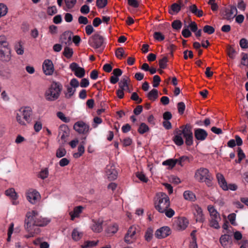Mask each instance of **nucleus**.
<instances>
[{
	"label": "nucleus",
	"instance_id": "obj_25",
	"mask_svg": "<svg viewBox=\"0 0 248 248\" xmlns=\"http://www.w3.org/2000/svg\"><path fill=\"white\" fill-rule=\"evenodd\" d=\"M83 207L82 206H78L74 208L73 211L70 212L69 215L71 216V219L73 220L75 217H78L79 214L81 213Z\"/></svg>",
	"mask_w": 248,
	"mask_h": 248
},
{
	"label": "nucleus",
	"instance_id": "obj_56",
	"mask_svg": "<svg viewBox=\"0 0 248 248\" xmlns=\"http://www.w3.org/2000/svg\"><path fill=\"white\" fill-rule=\"evenodd\" d=\"M161 81L160 78L158 75H155L153 77V86L154 87H157Z\"/></svg>",
	"mask_w": 248,
	"mask_h": 248
},
{
	"label": "nucleus",
	"instance_id": "obj_57",
	"mask_svg": "<svg viewBox=\"0 0 248 248\" xmlns=\"http://www.w3.org/2000/svg\"><path fill=\"white\" fill-rule=\"evenodd\" d=\"M154 37L158 41H163L165 39L164 36L161 32L157 31L154 33Z\"/></svg>",
	"mask_w": 248,
	"mask_h": 248
},
{
	"label": "nucleus",
	"instance_id": "obj_28",
	"mask_svg": "<svg viewBox=\"0 0 248 248\" xmlns=\"http://www.w3.org/2000/svg\"><path fill=\"white\" fill-rule=\"evenodd\" d=\"M25 229L29 232V234L25 235V237L29 238L31 237H33L35 234H38L40 232V230L39 228H32L31 230L29 231L27 229V225L25 224Z\"/></svg>",
	"mask_w": 248,
	"mask_h": 248
},
{
	"label": "nucleus",
	"instance_id": "obj_19",
	"mask_svg": "<svg viewBox=\"0 0 248 248\" xmlns=\"http://www.w3.org/2000/svg\"><path fill=\"white\" fill-rule=\"evenodd\" d=\"M181 128L182 129V130H178V129H176V133H178V132H179L180 135L183 134V136L193 134L192 127L189 124H187L185 125L181 126Z\"/></svg>",
	"mask_w": 248,
	"mask_h": 248
},
{
	"label": "nucleus",
	"instance_id": "obj_49",
	"mask_svg": "<svg viewBox=\"0 0 248 248\" xmlns=\"http://www.w3.org/2000/svg\"><path fill=\"white\" fill-rule=\"evenodd\" d=\"M57 117L65 123H69L70 121V119L69 118L66 117L64 114L61 111L58 112L57 113Z\"/></svg>",
	"mask_w": 248,
	"mask_h": 248
},
{
	"label": "nucleus",
	"instance_id": "obj_63",
	"mask_svg": "<svg viewBox=\"0 0 248 248\" xmlns=\"http://www.w3.org/2000/svg\"><path fill=\"white\" fill-rule=\"evenodd\" d=\"M80 11L83 14H87L90 12V7L88 5H83L81 7Z\"/></svg>",
	"mask_w": 248,
	"mask_h": 248
},
{
	"label": "nucleus",
	"instance_id": "obj_53",
	"mask_svg": "<svg viewBox=\"0 0 248 248\" xmlns=\"http://www.w3.org/2000/svg\"><path fill=\"white\" fill-rule=\"evenodd\" d=\"M136 176L142 182L147 183L148 181V178L142 172H137L136 174Z\"/></svg>",
	"mask_w": 248,
	"mask_h": 248
},
{
	"label": "nucleus",
	"instance_id": "obj_15",
	"mask_svg": "<svg viewBox=\"0 0 248 248\" xmlns=\"http://www.w3.org/2000/svg\"><path fill=\"white\" fill-rule=\"evenodd\" d=\"M230 9H225V19L229 20L233 19L237 14V10L235 6L230 5Z\"/></svg>",
	"mask_w": 248,
	"mask_h": 248
},
{
	"label": "nucleus",
	"instance_id": "obj_30",
	"mask_svg": "<svg viewBox=\"0 0 248 248\" xmlns=\"http://www.w3.org/2000/svg\"><path fill=\"white\" fill-rule=\"evenodd\" d=\"M182 25V23L180 20L176 19L171 23V27L174 31L178 32L180 31Z\"/></svg>",
	"mask_w": 248,
	"mask_h": 248
},
{
	"label": "nucleus",
	"instance_id": "obj_17",
	"mask_svg": "<svg viewBox=\"0 0 248 248\" xmlns=\"http://www.w3.org/2000/svg\"><path fill=\"white\" fill-rule=\"evenodd\" d=\"M219 241L224 248L230 247L232 243V236L227 234L222 235L220 238Z\"/></svg>",
	"mask_w": 248,
	"mask_h": 248
},
{
	"label": "nucleus",
	"instance_id": "obj_32",
	"mask_svg": "<svg viewBox=\"0 0 248 248\" xmlns=\"http://www.w3.org/2000/svg\"><path fill=\"white\" fill-rule=\"evenodd\" d=\"M5 194L7 196H9L13 200H16L17 198V195L13 188H9L5 191Z\"/></svg>",
	"mask_w": 248,
	"mask_h": 248
},
{
	"label": "nucleus",
	"instance_id": "obj_8",
	"mask_svg": "<svg viewBox=\"0 0 248 248\" xmlns=\"http://www.w3.org/2000/svg\"><path fill=\"white\" fill-rule=\"evenodd\" d=\"M70 135V129L66 124H62L59 127V136L62 141V144H65L67 142V139Z\"/></svg>",
	"mask_w": 248,
	"mask_h": 248
},
{
	"label": "nucleus",
	"instance_id": "obj_62",
	"mask_svg": "<svg viewBox=\"0 0 248 248\" xmlns=\"http://www.w3.org/2000/svg\"><path fill=\"white\" fill-rule=\"evenodd\" d=\"M48 175V170L47 168H46L42 170L39 173V177L42 179H45L47 178Z\"/></svg>",
	"mask_w": 248,
	"mask_h": 248
},
{
	"label": "nucleus",
	"instance_id": "obj_21",
	"mask_svg": "<svg viewBox=\"0 0 248 248\" xmlns=\"http://www.w3.org/2000/svg\"><path fill=\"white\" fill-rule=\"evenodd\" d=\"M217 178L220 186L224 190H228V185L224 176L219 173L217 174Z\"/></svg>",
	"mask_w": 248,
	"mask_h": 248
},
{
	"label": "nucleus",
	"instance_id": "obj_27",
	"mask_svg": "<svg viewBox=\"0 0 248 248\" xmlns=\"http://www.w3.org/2000/svg\"><path fill=\"white\" fill-rule=\"evenodd\" d=\"M147 97L151 101H154L158 97V92L157 90L153 89L147 94Z\"/></svg>",
	"mask_w": 248,
	"mask_h": 248
},
{
	"label": "nucleus",
	"instance_id": "obj_34",
	"mask_svg": "<svg viewBox=\"0 0 248 248\" xmlns=\"http://www.w3.org/2000/svg\"><path fill=\"white\" fill-rule=\"evenodd\" d=\"M153 232L154 231L152 228L150 227L147 229L144 236L145 239L147 241L149 242L152 240L153 236Z\"/></svg>",
	"mask_w": 248,
	"mask_h": 248
},
{
	"label": "nucleus",
	"instance_id": "obj_51",
	"mask_svg": "<svg viewBox=\"0 0 248 248\" xmlns=\"http://www.w3.org/2000/svg\"><path fill=\"white\" fill-rule=\"evenodd\" d=\"M240 47L243 49L248 48V40L246 38H242L239 41Z\"/></svg>",
	"mask_w": 248,
	"mask_h": 248
},
{
	"label": "nucleus",
	"instance_id": "obj_46",
	"mask_svg": "<svg viewBox=\"0 0 248 248\" xmlns=\"http://www.w3.org/2000/svg\"><path fill=\"white\" fill-rule=\"evenodd\" d=\"M186 108V106L184 102H180L177 104L178 112L180 115H183Z\"/></svg>",
	"mask_w": 248,
	"mask_h": 248
},
{
	"label": "nucleus",
	"instance_id": "obj_14",
	"mask_svg": "<svg viewBox=\"0 0 248 248\" xmlns=\"http://www.w3.org/2000/svg\"><path fill=\"white\" fill-rule=\"evenodd\" d=\"M188 224V221L186 218L181 217L177 219L176 223L173 224V226L177 230H183L186 228Z\"/></svg>",
	"mask_w": 248,
	"mask_h": 248
},
{
	"label": "nucleus",
	"instance_id": "obj_61",
	"mask_svg": "<svg viewBox=\"0 0 248 248\" xmlns=\"http://www.w3.org/2000/svg\"><path fill=\"white\" fill-rule=\"evenodd\" d=\"M107 4V0H96V6L99 8H103Z\"/></svg>",
	"mask_w": 248,
	"mask_h": 248
},
{
	"label": "nucleus",
	"instance_id": "obj_59",
	"mask_svg": "<svg viewBox=\"0 0 248 248\" xmlns=\"http://www.w3.org/2000/svg\"><path fill=\"white\" fill-rule=\"evenodd\" d=\"M98 242V241H97L96 242H95V241H86L84 243V245L83 246V248H88V247H92L95 246H96Z\"/></svg>",
	"mask_w": 248,
	"mask_h": 248
},
{
	"label": "nucleus",
	"instance_id": "obj_44",
	"mask_svg": "<svg viewBox=\"0 0 248 248\" xmlns=\"http://www.w3.org/2000/svg\"><path fill=\"white\" fill-rule=\"evenodd\" d=\"M118 230V225L117 224H113L109 226L107 229V232L108 233L114 234Z\"/></svg>",
	"mask_w": 248,
	"mask_h": 248
},
{
	"label": "nucleus",
	"instance_id": "obj_12",
	"mask_svg": "<svg viewBox=\"0 0 248 248\" xmlns=\"http://www.w3.org/2000/svg\"><path fill=\"white\" fill-rule=\"evenodd\" d=\"M43 70L45 75H52L54 70L52 62L48 59L45 60L43 64Z\"/></svg>",
	"mask_w": 248,
	"mask_h": 248
},
{
	"label": "nucleus",
	"instance_id": "obj_23",
	"mask_svg": "<svg viewBox=\"0 0 248 248\" xmlns=\"http://www.w3.org/2000/svg\"><path fill=\"white\" fill-rule=\"evenodd\" d=\"M103 221L102 219H98L94 221V224L92 227V229L94 232H100L103 230L102 224Z\"/></svg>",
	"mask_w": 248,
	"mask_h": 248
},
{
	"label": "nucleus",
	"instance_id": "obj_50",
	"mask_svg": "<svg viewBox=\"0 0 248 248\" xmlns=\"http://www.w3.org/2000/svg\"><path fill=\"white\" fill-rule=\"evenodd\" d=\"M203 31L205 33L211 34L215 32V30L213 27L209 25H205L203 28Z\"/></svg>",
	"mask_w": 248,
	"mask_h": 248
},
{
	"label": "nucleus",
	"instance_id": "obj_26",
	"mask_svg": "<svg viewBox=\"0 0 248 248\" xmlns=\"http://www.w3.org/2000/svg\"><path fill=\"white\" fill-rule=\"evenodd\" d=\"M163 119L164 121L163 122V125L167 129L170 128V123L169 120L170 119V112L166 111L163 114Z\"/></svg>",
	"mask_w": 248,
	"mask_h": 248
},
{
	"label": "nucleus",
	"instance_id": "obj_1",
	"mask_svg": "<svg viewBox=\"0 0 248 248\" xmlns=\"http://www.w3.org/2000/svg\"><path fill=\"white\" fill-rule=\"evenodd\" d=\"M49 222L50 220L43 217L35 210L27 212L25 219V224L27 225V229L29 231L31 230V228H36L37 227L46 226Z\"/></svg>",
	"mask_w": 248,
	"mask_h": 248
},
{
	"label": "nucleus",
	"instance_id": "obj_36",
	"mask_svg": "<svg viewBox=\"0 0 248 248\" xmlns=\"http://www.w3.org/2000/svg\"><path fill=\"white\" fill-rule=\"evenodd\" d=\"M73 54V49L66 46L63 52V55L67 59L71 58Z\"/></svg>",
	"mask_w": 248,
	"mask_h": 248
},
{
	"label": "nucleus",
	"instance_id": "obj_45",
	"mask_svg": "<svg viewBox=\"0 0 248 248\" xmlns=\"http://www.w3.org/2000/svg\"><path fill=\"white\" fill-rule=\"evenodd\" d=\"M8 12L7 6L3 3H0V18L5 16Z\"/></svg>",
	"mask_w": 248,
	"mask_h": 248
},
{
	"label": "nucleus",
	"instance_id": "obj_60",
	"mask_svg": "<svg viewBox=\"0 0 248 248\" xmlns=\"http://www.w3.org/2000/svg\"><path fill=\"white\" fill-rule=\"evenodd\" d=\"M78 22L80 24L87 25L89 23V20L86 17L80 16L78 18Z\"/></svg>",
	"mask_w": 248,
	"mask_h": 248
},
{
	"label": "nucleus",
	"instance_id": "obj_52",
	"mask_svg": "<svg viewBox=\"0 0 248 248\" xmlns=\"http://www.w3.org/2000/svg\"><path fill=\"white\" fill-rule=\"evenodd\" d=\"M75 91L76 89L75 88L73 89L72 87H68L67 88V93L65 94L66 97L67 98H71L74 94Z\"/></svg>",
	"mask_w": 248,
	"mask_h": 248
},
{
	"label": "nucleus",
	"instance_id": "obj_11",
	"mask_svg": "<svg viewBox=\"0 0 248 248\" xmlns=\"http://www.w3.org/2000/svg\"><path fill=\"white\" fill-rule=\"evenodd\" d=\"M74 129L79 134H86L89 131V125L83 121H79L74 125Z\"/></svg>",
	"mask_w": 248,
	"mask_h": 248
},
{
	"label": "nucleus",
	"instance_id": "obj_4",
	"mask_svg": "<svg viewBox=\"0 0 248 248\" xmlns=\"http://www.w3.org/2000/svg\"><path fill=\"white\" fill-rule=\"evenodd\" d=\"M62 89V85L58 82L53 81L45 93V97L47 101H53L57 100L60 96Z\"/></svg>",
	"mask_w": 248,
	"mask_h": 248
},
{
	"label": "nucleus",
	"instance_id": "obj_55",
	"mask_svg": "<svg viewBox=\"0 0 248 248\" xmlns=\"http://www.w3.org/2000/svg\"><path fill=\"white\" fill-rule=\"evenodd\" d=\"M57 12V10L55 6H50L47 8V13L49 16H52Z\"/></svg>",
	"mask_w": 248,
	"mask_h": 248
},
{
	"label": "nucleus",
	"instance_id": "obj_33",
	"mask_svg": "<svg viewBox=\"0 0 248 248\" xmlns=\"http://www.w3.org/2000/svg\"><path fill=\"white\" fill-rule=\"evenodd\" d=\"M227 51V54L231 59H233L235 58L237 52L232 46H228Z\"/></svg>",
	"mask_w": 248,
	"mask_h": 248
},
{
	"label": "nucleus",
	"instance_id": "obj_18",
	"mask_svg": "<svg viewBox=\"0 0 248 248\" xmlns=\"http://www.w3.org/2000/svg\"><path fill=\"white\" fill-rule=\"evenodd\" d=\"M27 199L31 203H35L40 198V195L36 190L29 191L27 193Z\"/></svg>",
	"mask_w": 248,
	"mask_h": 248
},
{
	"label": "nucleus",
	"instance_id": "obj_13",
	"mask_svg": "<svg viewBox=\"0 0 248 248\" xmlns=\"http://www.w3.org/2000/svg\"><path fill=\"white\" fill-rule=\"evenodd\" d=\"M170 228L168 226H163L157 229L155 232V236L158 239L165 238L170 235Z\"/></svg>",
	"mask_w": 248,
	"mask_h": 248
},
{
	"label": "nucleus",
	"instance_id": "obj_43",
	"mask_svg": "<svg viewBox=\"0 0 248 248\" xmlns=\"http://www.w3.org/2000/svg\"><path fill=\"white\" fill-rule=\"evenodd\" d=\"M66 154V150L62 147H59L56 151V156L58 158L64 156Z\"/></svg>",
	"mask_w": 248,
	"mask_h": 248
},
{
	"label": "nucleus",
	"instance_id": "obj_2",
	"mask_svg": "<svg viewBox=\"0 0 248 248\" xmlns=\"http://www.w3.org/2000/svg\"><path fill=\"white\" fill-rule=\"evenodd\" d=\"M170 198L165 193L160 192L156 194L155 201V207L160 213H165L167 217L170 218Z\"/></svg>",
	"mask_w": 248,
	"mask_h": 248
},
{
	"label": "nucleus",
	"instance_id": "obj_24",
	"mask_svg": "<svg viewBox=\"0 0 248 248\" xmlns=\"http://www.w3.org/2000/svg\"><path fill=\"white\" fill-rule=\"evenodd\" d=\"M196 212L194 215L197 222H203L204 221V218L202 214V208L199 206H197L195 208Z\"/></svg>",
	"mask_w": 248,
	"mask_h": 248
},
{
	"label": "nucleus",
	"instance_id": "obj_20",
	"mask_svg": "<svg viewBox=\"0 0 248 248\" xmlns=\"http://www.w3.org/2000/svg\"><path fill=\"white\" fill-rule=\"evenodd\" d=\"M71 34L72 33L70 32H64L61 35L60 39L62 44H64L65 45L67 46L72 44Z\"/></svg>",
	"mask_w": 248,
	"mask_h": 248
},
{
	"label": "nucleus",
	"instance_id": "obj_9",
	"mask_svg": "<svg viewBox=\"0 0 248 248\" xmlns=\"http://www.w3.org/2000/svg\"><path fill=\"white\" fill-rule=\"evenodd\" d=\"M106 175L109 181H113L117 179L118 172L116 170L115 167L113 164L108 165L106 167Z\"/></svg>",
	"mask_w": 248,
	"mask_h": 248
},
{
	"label": "nucleus",
	"instance_id": "obj_5",
	"mask_svg": "<svg viewBox=\"0 0 248 248\" xmlns=\"http://www.w3.org/2000/svg\"><path fill=\"white\" fill-rule=\"evenodd\" d=\"M195 178L199 182H205L208 186L211 184V181L213 179L209 170L204 168H201L196 171Z\"/></svg>",
	"mask_w": 248,
	"mask_h": 248
},
{
	"label": "nucleus",
	"instance_id": "obj_38",
	"mask_svg": "<svg viewBox=\"0 0 248 248\" xmlns=\"http://www.w3.org/2000/svg\"><path fill=\"white\" fill-rule=\"evenodd\" d=\"M184 138H185V144L187 146H190L193 144V134L184 136Z\"/></svg>",
	"mask_w": 248,
	"mask_h": 248
},
{
	"label": "nucleus",
	"instance_id": "obj_35",
	"mask_svg": "<svg viewBox=\"0 0 248 248\" xmlns=\"http://www.w3.org/2000/svg\"><path fill=\"white\" fill-rule=\"evenodd\" d=\"M177 134V135L174 137L173 141L177 145H182L184 144V141L181 136V135H180L179 132H178V133Z\"/></svg>",
	"mask_w": 248,
	"mask_h": 248
},
{
	"label": "nucleus",
	"instance_id": "obj_7",
	"mask_svg": "<svg viewBox=\"0 0 248 248\" xmlns=\"http://www.w3.org/2000/svg\"><path fill=\"white\" fill-rule=\"evenodd\" d=\"M11 59V50L10 46L0 48V61L4 62H9Z\"/></svg>",
	"mask_w": 248,
	"mask_h": 248
},
{
	"label": "nucleus",
	"instance_id": "obj_3",
	"mask_svg": "<svg viewBox=\"0 0 248 248\" xmlns=\"http://www.w3.org/2000/svg\"><path fill=\"white\" fill-rule=\"evenodd\" d=\"M33 112L31 107L29 106L21 107L16 113V120L18 123L26 126L31 123Z\"/></svg>",
	"mask_w": 248,
	"mask_h": 248
},
{
	"label": "nucleus",
	"instance_id": "obj_10",
	"mask_svg": "<svg viewBox=\"0 0 248 248\" xmlns=\"http://www.w3.org/2000/svg\"><path fill=\"white\" fill-rule=\"evenodd\" d=\"M70 68L74 72L75 75L79 78H83L85 74V71L82 67H79L78 63L72 62L70 65Z\"/></svg>",
	"mask_w": 248,
	"mask_h": 248
},
{
	"label": "nucleus",
	"instance_id": "obj_22",
	"mask_svg": "<svg viewBox=\"0 0 248 248\" xmlns=\"http://www.w3.org/2000/svg\"><path fill=\"white\" fill-rule=\"evenodd\" d=\"M184 6L182 0H178L176 2L171 4V15L178 14L181 8Z\"/></svg>",
	"mask_w": 248,
	"mask_h": 248
},
{
	"label": "nucleus",
	"instance_id": "obj_37",
	"mask_svg": "<svg viewBox=\"0 0 248 248\" xmlns=\"http://www.w3.org/2000/svg\"><path fill=\"white\" fill-rule=\"evenodd\" d=\"M221 218H211L210 220V226L216 229L220 228V226L218 224V221Z\"/></svg>",
	"mask_w": 248,
	"mask_h": 248
},
{
	"label": "nucleus",
	"instance_id": "obj_64",
	"mask_svg": "<svg viewBox=\"0 0 248 248\" xmlns=\"http://www.w3.org/2000/svg\"><path fill=\"white\" fill-rule=\"evenodd\" d=\"M192 58L193 54L191 50H186L184 51V58L185 60H187L188 58Z\"/></svg>",
	"mask_w": 248,
	"mask_h": 248
},
{
	"label": "nucleus",
	"instance_id": "obj_41",
	"mask_svg": "<svg viewBox=\"0 0 248 248\" xmlns=\"http://www.w3.org/2000/svg\"><path fill=\"white\" fill-rule=\"evenodd\" d=\"M168 62V58L166 56H164L159 61L158 64L160 68L165 69L167 67V62Z\"/></svg>",
	"mask_w": 248,
	"mask_h": 248
},
{
	"label": "nucleus",
	"instance_id": "obj_58",
	"mask_svg": "<svg viewBox=\"0 0 248 248\" xmlns=\"http://www.w3.org/2000/svg\"><path fill=\"white\" fill-rule=\"evenodd\" d=\"M128 84L129 82L123 79H121V81L118 83L119 88L125 90V88L128 89Z\"/></svg>",
	"mask_w": 248,
	"mask_h": 248
},
{
	"label": "nucleus",
	"instance_id": "obj_54",
	"mask_svg": "<svg viewBox=\"0 0 248 248\" xmlns=\"http://www.w3.org/2000/svg\"><path fill=\"white\" fill-rule=\"evenodd\" d=\"M66 7L68 9H71L77 3V0H64Z\"/></svg>",
	"mask_w": 248,
	"mask_h": 248
},
{
	"label": "nucleus",
	"instance_id": "obj_6",
	"mask_svg": "<svg viewBox=\"0 0 248 248\" xmlns=\"http://www.w3.org/2000/svg\"><path fill=\"white\" fill-rule=\"evenodd\" d=\"M104 38L98 33H94L89 39L90 46L95 49L101 48L104 43Z\"/></svg>",
	"mask_w": 248,
	"mask_h": 248
},
{
	"label": "nucleus",
	"instance_id": "obj_39",
	"mask_svg": "<svg viewBox=\"0 0 248 248\" xmlns=\"http://www.w3.org/2000/svg\"><path fill=\"white\" fill-rule=\"evenodd\" d=\"M8 46H9V45L6 36L4 35H0V48Z\"/></svg>",
	"mask_w": 248,
	"mask_h": 248
},
{
	"label": "nucleus",
	"instance_id": "obj_29",
	"mask_svg": "<svg viewBox=\"0 0 248 248\" xmlns=\"http://www.w3.org/2000/svg\"><path fill=\"white\" fill-rule=\"evenodd\" d=\"M208 210L210 213L211 218H220L219 213L213 206L209 205Z\"/></svg>",
	"mask_w": 248,
	"mask_h": 248
},
{
	"label": "nucleus",
	"instance_id": "obj_47",
	"mask_svg": "<svg viewBox=\"0 0 248 248\" xmlns=\"http://www.w3.org/2000/svg\"><path fill=\"white\" fill-rule=\"evenodd\" d=\"M115 55L118 59H121L124 56V51L123 47H119L115 51Z\"/></svg>",
	"mask_w": 248,
	"mask_h": 248
},
{
	"label": "nucleus",
	"instance_id": "obj_31",
	"mask_svg": "<svg viewBox=\"0 0 248 248\" xmlns=\"http://www.w3.org/2000/svg\"><path fill=\"white\" fill-rule=\"evenodd\" d=\"M183 195L184 198L186 200L190 201H194L196 198L194 194L192 192L189 190L185 191Z\"/></svg>",
	"mask_w": 248,
	"mask_h": 248
},
{
	"label": "nucleus",
	"instance_id": "obj_42",
	"mask_svg": "<svg viewBox=\"0 0 248 248\" xmlns=\"http://www.w3.org/2000/svg\"><path fill=\"white\" fill-rule=\"evenodd\" d=\"M82 234L79 232L77 229H75L73 230L72 233V237L74 240L78 241L82 237Z\"/></svg>",
	"mask_w": 248,
	"mask_h": 248
},
{
	"label": "nucleus",
	"instance_id": "obj_16",
	"mask_svg": "<svg viewBox=\"0 0 248 248\" xmlns=\"http://www.w3.org/2000/svg\"><path fill=\"white\" fill-rule=\"evenodd\" d=\"M194 136L198 140L203 141L206 139L208 133L203 129L197 128L194 130Z\"/></svg>",
	"mask_w": 248,
	"mask_h": 248
},
{
	"label": "nucleus",
	"instance_id": "obj_48",
	"mask_svg": "<svg viewBox=\"0 0 248 248\" xmlns=\"http://www.w3.org/2000/svg\"><path fill=\"white\" fill-rule=\"evenodd\" d=\"M15 50L18 55H22L24 53V48L20 42L15 46Z\"/></svg>",
	"mask_w": 248,
	"mask_h": 248
},
{
	"label": "nucleus",
	"instance_id": "obj_40",
	"mask_svg": "<svg viewBox=\"0 0 248 248\" xmlns=\"http://www.w3.org/2000/svg\"><path fill=\"white\" fill-rule=\"evenodd\" d=\"M149 130L148 126L145 123H142L138 130V131L140 134H143Z\"/></svg>",
	"mask_w": 248,
	"mask_h": 248
}]
</instances>
